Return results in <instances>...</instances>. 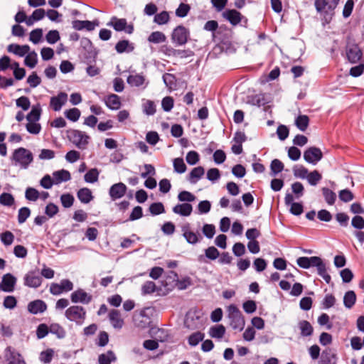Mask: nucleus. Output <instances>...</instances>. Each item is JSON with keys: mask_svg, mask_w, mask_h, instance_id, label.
<instances>
[{"mask_svg": "<svg viewBox=\"0 0 364 364\" xmlns=\"http://www.w3.org/2000/svg\"><path fill=\"white\" fill-rule=\"evenodd\" d=\"M223 16L232 25L236 26L241 21V14L235 9H228L223 13Z\"/></svg>", "mask_w": 364, "mask_h": 364, "instance_id": "obj_23", "label": "nucleus"}, {"mask_svg": "<svg viewBox=\"0 0 364 364\" xmlns=\"http://www.w3.org/2000/svg\"><path fill=\"white\" fill-rule=\"evenodd\" d=\"M338 197L344 203L351 201L354 198L353 193L348 189H343L339 191Z\"/></svg>", "mask_w": 364, "mask_h": 364, "instance_id": "obj_60", "label": "nucleus"}, {"mask_svg": "<svg viewBox=\"0 0 364 364\" xmlns=\"http://www.w3.org/2000/svg\"><path fill=\"white\" fill-rule=\"evenodd\" d=\"M40 197V193L34 188L28 187L25 191V198L29 201H36Z\"/></svg>", "mask_w": 364, "mask_h": 364, "instance_id": "obj_46", "label": "nucleus"}, {"mask_svg": "<svg viewBox=\"0 0 364 364\" xmlns=\"http://www.w3.org/2000/svg\"><path fill=\"white\" fill-rule=\"evenodd\" d=\"M43 36V30L41 28H36L30 33L29 40L34 44L40 42Z\"/></svg>", "mask_w": 364, "mask_h": 364, "instance_id": "obj_63", "label": "nucleus"}, {"mask_svg": "<svg viewBox=\"0 0 364 364\" xmlns=\"http://www.w3.org/2000/svg\"><path fill=\"white\" fill-rule=\"evenodd\" d=\"M323 157V154L319 148L311 146L304 152V159L309 163L316 165Z\"/></svg>", "mask_w": 364, "mask_h": 364, "instance_id": "obj_11", "label": "nucleus"}, {"mask_svg": "<svg viewBox=\"0 0 364 364\" xmlns=\"http://www.w3.org/2000/svg\"><path fill=\"white\" fill-rule=\"evenodd\" d=\"M321 192L325 201L329 205H332L336 200V194L328 188L323 187L321 188Z\"/></svg>", "mask_w": 364, "mask_h": 364, "instance_id": "obj_33", "label": "nucleus"}, {"mask_svg": "<svg viewBox=\"0 0 364 364\" xmlns=\"http://www.w3.org/2000/svg\"><path fill=\"white\" fill-rule=\"evenodd\" d=\"M166 41L164 33L161 31L152 32L148 37V41L153 43H164Z\"/></svg>", "mask_w": 364, "mask_h": 364, "instance_id": "obj_39", "label": "nucleus"}, {"mask_svg": "<svg viewBox=\"0 0 364 364\" xmlns=\"http://www.w3.org/2000/svg\"><path fill=\"white\" fill-rule=\"evenodd\" d=\"M228 313L230 326L233 329L241 331L245 327V321L239 309L235 305L232 304L229 306Z\"/></svg>", "mask_w": 364, "mask_h": 364, "instance_id": "obj_4", "label": "nucleus"}, {"mask_svg": "<svg viewBox=\"0 0 364 364\" xmlns=\"http://www.w3.org/2000/svg\"><path fill=\"white\" fill-rule=\"evenodd\" d=\"M117 357L112 350H108L106 353L100 354L98 357L99 364H111L115 362Z\"/></svg>", "mask_w": 364, "mask_h": 364, "instance_id": "obj_32", "label": "nucleus"}, {"mask_svg": "<svg viewBox=\"0 0 364 364\" xmlns=\"http://www.w3.org/2000/svg\"><path fill=\"white\" fill-rule=\"evenodd\" d=\"M339 0H315L316 11L323 15L326 21H329L334 14V10Z\"/></svg>", "mask_w": 364, "mask_h": 364, "instance_id": "obj_1", "label": "nucleus"}, {"mask_svg": "<svg viewBox=\"0 0 364 364\" xmlns=\"http://www.w3.org/2000/svg\"><path fill=\"white\" fill-rule=\"evenodd\" d=\"M189 36L188 30L183 26H178L173 31L171 39L173 43L178 46H182L186 43Z\"/></svg>", "mask_w": 364, "mask_h": 364, "instance_id": "obj_7", "label": "nucleus"}, {"mask_svg": "<svg viewBox=\"0 0 364 364\" xmlns=\"http://www.w3.org/2000/svg\"><path fill=\"white\" fill-rule=\"evenodd\" d=\"M271 175L276 176L284 169V164L279 159H274L270 164Z\"/></svg>", "mask_w": 364, "mask_h": 364, "instance_id": "obj_45", "label": "nucleus"}, {"mask_svg": "<svg viewBox=\"0 0 364 364\" xmlns=\"http://www.w3.org/2000/svg\"><path fill=\"white\" fill-rule=\"evenodd\" d=\"M186 160L189 165L193 166L196 164L199 161L200 156L197 151H190L186 154Z\"/></svg>", "mask_w": 364, "mask_h": 364, "instance_id": "obj_55", "label": "nucleus"}, {"mask_svg": "<svg viewBox=\"0 0 364 364\" xmlns=\"http://www.w3.org/2000/svg\"><path fill=\"white\" fill-rule=\"evenodd\" d=\"M31 215V210L27 207H23L19 209L18 213V222L21 224L26 222L27 218Z\"/></svg>", "mask_w": 364, "mask_h": 364, "instance_id": "obj_62", "label": "nucleus"}, {"mask_svg": "<svg viewBox=\"0 0 364 364\" xmlns=\"http://www.w3.org/2000/svg\"><path fill=\"white\" fill-rule=\"evenodd\" d=\"M204 338V334L198 331L192 333L188 337V343L191 346H197Z\"/></svg>", "mask_w": 364, "mask_h": 364, "instance_id": "obj_51", "label": "nucleus"}, {"mask_svg": "<svg viewBox=\"0 0 364 364\" xmlns=\"http://www.w3.org/2000/svg\"><path fill=\"white\" fill-rule=\"evenodd\" d=\"M17 279L11 274L7 273L2 277V291L4 292H13L15 289Z\"/></svg>", "mask_w": 364, "mask_h": 364, "instance_id": "obj_19", "label": "nucleus"}, {"mask_svg": "<svg viewBox=\"0 0 364 364\" xmlns=\"http://www.w3.org/2000/svg\"><path fill=\"white\" fill-rule=\"evenodd\" d=\"M225 333V328L223 325L211 327L209 334L212 338L220 339Z\"/></svg>", "mask_w": 364, "mask_h": 364, "instance_id": "obj_38", "label": "nucleus"}, {"mask_svg": "<svg viewBox=\"0 0 364 364\" xmlns=\"http://www.w3.org/2000/svg\"><path fill=\"white\" fill-rule=\"evenodd\" d=\"M42 277L38 271L31 270L28 272L23 277V284L30 288L36 289L42 284Z\"/></svg>", "mask_w": 364, "mask_h": 364, "instance_id": "obj_8", "label": "nucleus"}, {"mask_svg": "<svg viewBox=\"0 0 364 364\" xmlns=\"http://www.w3.org/2000/svg\"><path fill=\"white\" fill-rule=\"evenodd\" d=\"M11 159L14 161L15 165H19L22 168L26 169L33 161V157L29 150L21 147L14 150Z\"/></svg>", "mask_w": 364, "mask_h": 364, "instance_id": "obj_3", "label": "nucleus"}, {"mask_svg": "<svg viewBox=\"0 0 364 364\" xmlns=\"http://www.w3.org/2000/svg\"><path fill=\"white\" fill-rule=\"evenodd\" d=\"M55 185L60 184L63 182H67L71 179L70 173L65 169L55 171L53 173Z\"/></svg>", "mask_w": 364, "mask_h": 364, "instance_id": "obj_25", "label": "nucleus"}, {"mask_svg": "<svg viewBox=\"0 0 364 364\" xmlns=\"http://www.w3.org/2000/svg\"><path fill=\"white\" fill-rule=\"evenodd\" d=\"M306 178L311 186H315L322 179V176L317 170H314L308 173Z\"/></svg>", "mask_w": 364, "mask_h": 364, "instance_id": "obj_41", "label": "nucleus"}, {"mask_svg": "<svg viewBox=\"0 0 364 364\" xmlns=\"http://www.w3.org/2000/svg\"><path fill=\"white\" fill-rule=\"evenodd\" d=\"M38 63V55L37 53L33 50L31 52H28L24 59V64L30 68H33Z\"/></svg>", "mask_w": 364, "mask_h": 364, "instance_id": "obj_37", "label": "nucleus"}, {"mask_svg": "<svg viewBox=\"0 0 364 364\" xmlns=\"http://www.w3.org/2000/svg\"><path fill=\"white\" fill-rule=\"evenodd\" d=\"M14 198L11 193H3L0 195V204L11 207L14 204Z\"/></svg>", "mask_w": 364, "mask_h": 364, "instance_id": "obj_47", "label": "nucleus"}, {"mask_svg": "<svg viewBox=\"0 0 364 364\" xmlns=\"http://www.w3.org/2000/svg\"><path fill=\"white\" fill-rule=\"evenodd\" d=\"M0 238H1V242L4 245L9 246L13 243V242L14 240V235L11 232L6 231L1 234Z\"/></svg>", "mask_w": 364, "mask_h": 364, "instance_id": "obj_56", "label": "nucleus"}, {"mask_svg": "<svg viewBox=\"0 0 364 364\" xmlns=\"http://www.w3.org/2000/svg\"><path fill=\"white\" fill-rule=\"evenodd\" d=\"M74 197L70 193L63 194L60 196V201L64 208H70L73 205Z\"/></svg>", "mask_w": 364, "mask_h": 364, "instance_id": "obj_64", "label": "nucleus"}, {"mask_svg": "<svg viewBox=\"0 0 364 364\" xmlns=\"http://www.w3.org/2000/svg\"><path fill=\"white\" fill-rule=\"evenodd\" d=\"M73 27L77 31H80L84 28L87 31H92L95 29V24L90 21L75 20L73 21Z\"/></svg>", "mask_w": 364, "mask_h": 364, "instance_id": "obj_30", "label": "nucleus"}, {"mask_svg": "<svg viewBox=\"0 0 364 364\" xmlns=\"http://www.w3.org/2000/svg\"><path fill=\"white\" fill-rule=\"evenodd\" d=\"M80 114V111L77 108L69 109L64 112L65 117L72 122H77L79 119Z\"/></svg>", "mask_w": 364, "mask_h": 364, "instance_id": "obj_44", "label": "nucleus"}, {"mask_svg": "<svg viewBox=\"0 0 364 364\" xmlns=\"http://www.w3.org/2000/svg\"><path fill=\"white\" fill-rule=\"evenodd\" d=\"M145 82V77L141 74L130 75L127 77V83L132 87L141 86Z\"/></svg>", "mask_w": 364, "mask_h": 364, "instance_id": "obj_34", "label": "nucleus"}, {"mask_svg": "<svg viewBox=\"0 0 364 364\" xmlns=\"http://www.w3.org/2000/svg\"><path fill=\"white\" fill-rule=\"evenodd\" d=\"M169 18L168 13L164 11L155 15L154 21L159 25H164L168 22Z\"/></svg>", "mask_w": 364, "mask_h": 364, "instance_id": "obj_48", "label": "nucleus"}, {"mask_svg": "<svg viewBox=\"0 0 364 364\" xmlns=\"http://www.w3.org/2000/svg\"><path fill=\"white\" fill-rule=\"evenodd\" d=\"M68 101V95L64 92H59L56 96L50 97V107L55 112L60 111Z\"/></svg>", "mask_w": 364, "mask_h": 364, "instance_id": "obj_14", "label": "nucleus"}, {"mask_svg": "<svg viewBox=\"0 0 364 364\" xmlns=\"http://www.w3.org/2000/svg\"><path fill=\"white\" fill-rule=\"evenodd\" d=\"M49 332L55 334L59 338H63L65 336V329L58 323H52L49 326Z\"/></svg>", "mask_w": 364, "mask_h": 364, "instance_id": "obj_43", "label": "nucleus"}, {"mask_svg": "<svg viewBox=\"0 0 364 364\" xmlns=\"http://www.w3.org/2000/svg\"><path fill=\"white\" fill-rule=\"evenodd\" d=\"M193 211V206L188 203L177 204L173 208V212L181 216H189Z\"/></svg>", "mask_w": 364, "mask_h": 364, "instance_id": "obj_24", "label": "nucleus"}, {"mask_svg": "<svg viewBox=\"0 0 364 364\" xmlns=\"http://www.w3.org/2000/svg\"><path fill=\"white\" fill-rule=\"evenodd\" d=\"M178 200L181 202H193L196 200V196L189 191H183L178 193Z\"/></svg>", "mask_w": 364, "mask_h": 364, "instance_id": "obj_54", "label": "nucleus"}, {"mask_svg": "<svg viewBox=\"0 0 364 364\" xmlns=\"http://www.w3.org/2000/svg\"><path fill=\"white\" fill-rule=\"evenodd\" d=\"M92 295L87 294L82 289L74 291L70 295V299L75 304H88L92 301Z\"/></svg>", "mask_w": 364, "mask_h": 364, "instance_id": "obj_13", "label": "nucleus"}, {"mask_svg": "<svg viewBox=\"0 0 364 364\" xmlns=\"http://www.w3.org/2000/svg\"><path fill=\"white\" fill-rule=\"evenodd\" d=\"M6 358L8 364H26L21 355L11 346L6 348Z\"/></svg>", "mask_w": 364, "mask_h": 364, "instance_id": "obj_18", "label": "nucleus"}, {"mask_svg": "<svg viewBox=\"0 0 364 364\" xmlns=\"http://www.w3.org/2000/svg\"><path fill=\"white\" fill-rule=\"evenodd\" d=\"M109 318L112 326L115 328H122L124 321L121 318L120 313L116 309H112L109 313Z\"/></svg>", "mask_w": 364, "mask_h": 364, "instance_id": "obj_27", "label": "nucleus"}, {"mask_svg": "<svg viewBox=\"0 0 364 364\" xmlns=\"http://www.w3.org/2000/svg\"><path fill=\"white\" fill-rule=\"evenodd\" d=\"M191 9L188 4L181 3L176 10V15L178 17L183 18L186 16Z\"/></svg>", "mask_w": 364, "mask_h": 364, "instance_id": "obj_58", "label": "nucleus"}, {"mask_svg": "<svg viewBox=\"0 0 364 364\" xmlns=\"http://www.w3.org/2000/svg\"><path fill=\"white\" fill-rule=\"evenodd\" d=\"M149 209L151 214L153 215H157L165 212L164 206L160 202L151 203Z\"/></svg>", "mask_w": 364, "mask_h": 364, "instance_id": "obj_53", "label": "nucleus"}, {"mask_svg": "<svg viewBox=\"0 0 364 364\" xmlns=\"http://www.w3.org/2000/svg\"><path fill=\"white\" fill-rule=\"evenodd\" d=\"M53 355L54 350L51 348H48L41 353L39 359L44 363H49L51 362Z\"/></svg>", "mask_w": 364, "mask_h": 364, "instance_id": "obj_57", "label": "nucleus"}, {"mask_svg": "<svg viewBox=\"0 0 364 364\" xmlns=\"http://www.w3.org/2000/svg\"><path fill=\"white\" fill-rule=\"evenodd\" d=\"M336 299L332 294H328L325 296L322 305L323 309H328L333 307L336 304Z\"/></svg>", "mask_w": 364, "mask_h": 364, "instance_id": "obj_59", "label": "nucleus"}, {"mask_svg": "<svg viewBox=\"0 0 364 364\" xmlns=\"http://www.w3.org/2000/svg\"><path fill=\"white\" fill-rule=\"evenodd\" d=\"M156 291V284L154 282L147 281L141 286V294L146 295L154 293Z\"/></svg>", "mask_w": 364, "mask_h": 364, "instance_id": "obj_52", "label": "nucleus"}, {"mask_svg": "<svg viewBox=\"0 0 364 364\" xmlns=\"http://www.w3.org/2000/svg\"><path fill=\"white\" fill-rule=\"evenodd\" d=\"M309 119L306 115H299L295 120V124L301 132L306 131L309 126Z\"/></svg>", "mask_w": 364, "mask_h": 364, "instance_id": "obj_40", "label": "nucleus"}, {"mask_svg": "<svg viewBox=\"0 0 364 364\" xmlns=\"http://www.w3.org/2000/svg\"><path fill=\"white\" fill-rule=\"evenodd\" d=\"M134 325L141 328H145L151 323L150 318L146 315V310H141L139 312H135L133 316Z\"/></svg>", "mask_w": 364, "mask_h": 364, "instance_id": "obj_17", "label": "nucleus"}, {"mask_svg": "<svg viewBox=\"0 0 364 364\" xmlns=\"http://www.w3.org/2000/svg\"><path fill=\"white\" fill-rule=\"evenodd\" d=\"M309 268L316 267L319 276H321L326 283H330L331 276L327 273L326 264L323 263L321 257L313 256L309 257Z\"/></svg>", "mask_w": 364, "mask_h": 364, "instance_id": "obj_6", "label": "nucleus"}, {"mask_svg": "<svg viewBox=\"0 0 364 364\" xmlns=\"http://www.w3.org/2000/svg\"><path fill=\"white\" fill-rule=\"evenodd\" d=\"M108 26H111L117 31H124L128 34H132L134 32V26L132 24L128 25L127 19L118 18L117 17H112Z\"/></svg>", "mask_w": 364, "mask_h": 364, "instance_id": "obj_9", "label": "nucleus"}, {"mask_svg": "<svg viewBox=\"0 0 364 364\" xmlns=\"http://www.w3.org/2000/svg\"><path fill=\"white\" fill-rule=\"evenodd\" d=\"M73 289V284L69 279H62L59 284L52 283L50 286V292L53 295H60Z\"/></svg>", "mask_w": 364, "mask_h": 364, "instance_id": "obj_10", "label": "nucleus"}, {"mask_svg": "<svg viewBox=\"0 0 364 364\" xmlns=\"http://www.w3.org/2000/svg\"><path fill=\"white\" fill-rule=\"evenodd\" d=\"M143 112L147 115H154L156 112L154 102L151 100H146L143 104Z\"/></svg>", "mask_w": 364, "mask_h": 364, "instance_id": "obj_61", "label": "nucleus"}, {"mask_svg": "<svg viewBox=\"0 0 364 364\" xmlns=\"http://www.w3.org/2000/svg\"><path fill=\"white\" fill-rule=\"evenodd\" d=\"M183 236L186 242L191 245H196L200 242L203 239L202 235L199 232H195L190 229L189 225H183L181 228Z\"/></svg>", "mask_w": 364, "mask_h": 364, "instance_id": "obj_12", "label": "nucleus"}, {"mask_svg": "<svg viewBox=\"0 0 364 364\" xmlns=\"http://www.w3.org/2000/svg\"><path fill=\"white\" fill-rule=\"evenodd\" d=\"M205 169L202 166H198L192 169L190 172L188 180L192 184L196 183L204 175Z\"/></svg>", "mask_w": 364, "mask_h": 364, "instance_id": "obj_28", "label": "nucleus"}, {"mask_svg": "<svg viewBox=\"0 0 364 364\" xmlns=\"http://www.w3.org/2000/svg\"><path fill=\"white\" fill-rule=\"evenodd\" d=\"M174 171L183 173L186 171V166L182 158H176L173 161Z\"/></svg>", "mask_w": 364, "mask_h": 364, "instance_id": "obj_49", "label": "nucleus"}, {"mask_svg": "<svg viewBox=\"0 0 364 364\" xmlns=\"http://www.w3.org/2000/svg\"><path fill=\"white\" fill-rule=\"evenodd\" d=\"M41 107L39 104L33 106L31 112L27 114L26 119L28 122H38L41 118Z\"/></svg>", "mask_w": 364, "mask_h": 364, "instance_id": "obj_35", "label": "nucleus"}, {"mask_svg": "<svg viewBox=\"0 0 364 364\" xmlns=\"http://www.w3.org/2000/svg\"><path fill=\"white\" fill-rule=\"evenodd\" d=\"M299 327L301 331V335L302 336L306 337L312 335L314 329L309 321L305 320L299 321Z\"/></svg>", "mask_w": 364, "mask_h": 364, "instance_id": "obj_36", "label": "nucleus"}, {"mask_svg": "<svg viewBox=\"0 0 364 364\" xmlns=\"http://www.w3.org/2000/svg\"><path fill=\"white\" fill-rule=\"evenodd\" d=\"M293 173L296 178L304 179L306 178L309 171L304 166L296 165L293 167Z\"/></svg>", "mask_w": 364, "mask_h": 364, "instance_id": "obj_50", "label": "nucleus"}, {"mask_svg": "<svg viewBox=\"0 0 364 364\" xmlns=\"http://www.w3.org/2000/svg\"><path fill=\"white\" fill-rule=\"evenodd\" d=\"M134 48V44L128 40H121L115 45V50L118 53H131Z\"/></svg>", "mask_w": 364, "mask_h": 364, "instance_id": "obj_26", "label": "nucleus"}, {"mask_svg": "<svg viewBox=\"0 0 364 364\" xmlns=\"http://www.w3.org/2000/svg\"><path fill=\"white\" fill-rule=\"evenodd\" d=\"M102 101L106 106L112 110H117L122 105L120 97L115 94H110L105 96L102 99Z\"/></svg>", "mask_w": 364, "mask_h": 364, "instance_id": "obj_20", "label": "nucleus"}, {"mask_svg": "<svg viewBox=\"0 0 364 364\" xmlns=\"http://www.w3.org/2000/svg\"><path fill=\"white\" fill-rule=\"evenodd\" d=\"M356 294L352 291L349 290L346 291L343 296V304L346 308L351 309L355 304Z\"/></svg>", "mask_w": 364, "mask_h": 364, "instance_id": "obj_31", "label": "nucleus"}, {"mask_svg": "<svg viewBox=\"0 0 364 364\" xmlns=\"http://www.w3.org/2000/svg\"><path fill=\"white\" fill-rule=\"evenodd\" d=\"M100 172L95 168L89 170L84 176L85 182L93 183L98 181Z\"/></svg>", "mask_w": 364, "mask_h": 364, "instance_id": "obj_42", "label": "nucleus"}, {"mask_svg": "<svg viewBox=\"0 0 364 364\" xmlns=\"http://www.w3.org/2000/svg\"><path fill=\"white\" fill-rule=\"evenodd\" d=\"M7 50L9 53H14V55L23 57L26 55L30 50V46L28 45H18L12 43L7 46Z\"/></svg>", "mask_w": 364, "mask_h": 364, "instance_id": "obj_22", "label": "nucleus"}, {"mask_svg": "<svg viewBox=\"0 0 364 364\" xmlns=\"http://www.w3.org/2000/svg\"><path fill=\"white\" fill-rule=\"evenodd\" d=\"M362 51L356 44H348L346 47V55L352 63L358 62L362 57Z\"/></svg>", "mask_w": 364, "mask_h": 364, "instance_id": "obj_15", "label": "nucleus"}, {"mask_svg": "<svg viewBox=\"0 0 364 364\" xmlns=\"http://www.w3.org/2000/svg\"><path fill=\"white\" fill-rule=\"evenodd\" d=\"M47 309L46 304L40 299L31 301L28 304V311L32 314L43 313Z\"/></svg>", "mask_w": 364, "mask_h": 364, "instance_id": "obj_21", "label": "nucleus"}, {"mask_svg": "<svg viewBox=\"0 0 364 364\" xmlns=\"http://www.w3.org/2000/svg\"><path fill=\"white\" fill-rule=\"evenodd\" d=\"M127 189L126 185L122 182L113 184L109 190L111 199L116 200L122 198L125 195Z\"/></svg>", "mask_w": 364, "mask_h": 364, "instance_id": "obj_16", "label": "nucleus"}, {"mask_svg": "<svg viewBox=\"0 0 364 364\" xmlns=\"http://www.w3.org/2000/svg\"><path fill=\"white\" fill-rule=\"evenodd\" d=\"M77 196L80 202L85 204L90 203L93 199L92 191L88 188H80L77 193Z\"/></svg>", "mask_w": 364, "mask_h": 364, "instance_id": "obj_29", "label": "nucleus"}, {"mask_svg": "<svg viewBox=\"0 0 364 364\" xmlns=\"http://www.w3.org/2000/svg\"><path fill=\"white\" fill-rule=\"evenodd\" d=\"M68 137L80 149H85L90 140V136L84 132L76 129L68 131Z\"/></svg>", "mask_w": 364, "mask_h": 364, "instance_id": "obj_5", "label": "nucleus"}, {"mask_svg": "<svg viewBox=\"0 0 364 364\" xmlns=\"http://www.w3.org/2000/svg\"><path fill=\"white\" fill-rule=\"evenodd\" d=\"M65 318L77 326H82L87 316L85 309L81 306L74 305L68 307L65 311Z\"/></svg>", "mask_w": 364, "mask_h": 364, "instance_id": "obj_2", "label": "nucleus"}]
</instances>
